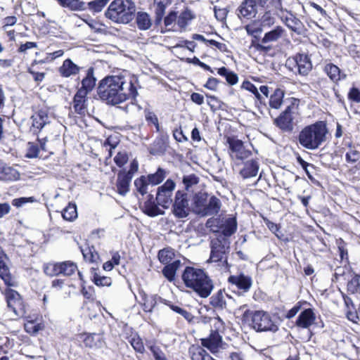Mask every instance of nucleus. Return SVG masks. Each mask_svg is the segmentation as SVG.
Wrapping results in <instances>:
<instances>
[{"label":"nucleus","mask_w":360,"mask_h":360,"mask_svg":"<svg viewBox=\"0 0 360 360\" xmlns=\"http://www.w3.org/2000/svg\"><path fill=\"white\" fill-rule=\"evenodd\" d=\"M238 16L246 18L255 17L257 13V4L255 0H245L238 8Z\"/></svg>","instance_id":"nucleus-15"},{"label":"nucleus","mask_w":360,"mask_h":360,"mask_svg":"<svg viewBox=\"0 0 360 360\" xmlns=\"http://www.w3.org/2000/svg\"><path fill=\"white\" fill-rule=\"evenodd\" d=\"M259 171L258 162L251 160L247 161L244 164L243 168L240 170V174L244 178H251L256 176Z\"/></svg>","instance_id":"nucleus-23"},{"label":"nucleus","mask_w":360,"mask_h":360,"mask_svg":"<svg viewBox=\"0 0 360 360\" xmlns=\"http://www.w3.org/2000/svg\"><path fill=\"white\" fill-rule=\"evenodd\" d=\"M83 338V341L86 347H101L103 345V340L101 337L97 334H82L81 335Z\"/></svg>","instance_id":"nucleus-29"},{"label":"nucleus","mask_w":360,"mask_h":360,"mask_svg":"<svg viewBox=\"0 0 360 360\" xmlns=\"http://www.w3.org/2000/svg\"><path fill=\"white\" fill-rule=\"evenodd\" d=\"M143 212L145 214L152 217L165 214V212L161 210L157 205L151 202L145 204Z\"/></svg>","instance_id":"nucleus-46"},{"label":"nucleus","mask_w":360,"mask_h":360,"mask_svg":"<svg viewBox=\"0 0 360 360\" xmlns=\"http://www.w3.org/2000/svg\"><path fill=\"white\" fill-rule=\"evenodd\" d=\"M172 211L178 219H184L188 216L190 207L186 193L181 191L176 193Z\"/></svg>","instance_id":"nucleus-11"},{"label":"nucleus","mask_w":360,"mask_h":360,"mask_svg":"<svg viewBox=\"0 0 360 360\" xmlns=\"http://www.w3.org/2000/svg\"><path fill=\"white\" fill-rule=\"evenodd\" d=\"M193 18L192 12L189 10H186L179 16L177 23L180 27L184 28Z\"/></svg>","instance_id":"nucleus-48"},{"label":"nucleus","mask_w":360,"mask_h":360,"mask_svg":"<svg viewBox=\"0 0 360 360\" xmlns=\"http://www.w3.org/2000/svg\"><path fill=\"white\" fill-rule=\"evenodd\" d=\"M172 3V0H154L155 8L156 20L160 22L165 13V8Z\"/></svg>","instance_id":"nucleus-38"},{"label":"nucleus","mask_w":360,"mask_h":360,"mask_svg":"<svg viewBox=\"0 0 360 360\" xmlns=\"http://www.w3.org/2000/svg\"><path fill=\"white\" fill-rule=\"evenodd\" d=\"M283 23L292 32L300 34L303 30V23L292 13H290L282 18Z\"/></svg>","instance_id":"nucleus-18"},{"label":"nucleus","mask_w":360,"mask_h":360,"mask_svg":"<svg viewBox=\"0 0 360 360\" xmlns=\"http://www.w3.org/2000/svg\"><path fill=\"white\" fill-rule=\"evenodd\" d=\"M143 307L145 311H151L155 305V301L153 297H148L146 295H143Z\"/></svg>","instance_id":"nucleus-62"},{"label":"nucleus","mask_w":360,"mask_h":360,"mask_svg":"<svg viewBox=\"0 0 360 360\" xmlns=\"http://www.w3.org/2000/svg\"><path fill=\"white\" fill-rule=\"evenodd\" d=\"M328 129L326 124L322 122L305 127L299 134V143L304 148L309 150L317 149L326 140Z\"/></svg>","instance_id":"nucleus-4"},{"label":"nucleus","mask_w":360,"mask_h":360,"mask_svg":"<svg viewBox=\"0 0 360 360\" xmlns=\"http://www.w3.org/2000/svg\"><path fill=\"white\" fill-rule=\"evenodd\" d=\"M148 184H150L148 183L147 177L145 176H141L134 181V186L136 188V190L142 195H145L148 192Z\"/></svg>","instance_id":"nucleus-47"},{"label":"nucleus","mask_w":360,"mask_h":360,"mask_svg":"<svg viewBox=\"0 0 360 360\" xmlns=\"http://www.w3.org/2000/svg\"><path fill=\"white\" fill-rule=\"evenodd\" d=\"M39 152V148L37 144L34 143H28L27 145V152L26 154V157L29 158H34L38 156Z\"/></svg>","instance_id":"nucleus-64"},{"label":"nucleus","mask_w":360,"mask_h":360,"mask_svg":"<svg viewBox=\"0 0 360 360\" xmlns=\"http://www.w3.org/2000/svg\"><path fill=\"white\" fill-rule=\"evenodd\" d=\"M44 326L41 323L35 324L34 321H29L25 324V328L27 332L35 334L39 330H42Z\"/></svg>","instance_id":"nucleus-60"},{"label":"nucleus","mask_w":360,"mask_h":360,"mask_svg":"<svg viewBox=\"0 0 360 360\" xmlns=\"http://www.w3.org/2000/svg\"><path fill=\"white\" fill-rule=\"evenodd\" d=\"M213 224L217 229H212L214 232H221L224 236H230L237 230V221L235 217H226L222 219H209L207 225L212 227Z\"/></svg>","instance_id":"nucleus-9"},{"label":"nucleus","mask_w":360,"mask_h":360,"mask_svg":"<svg viewBox=\"0 0 360 360\" xmlns=\"http://www.w3.org/2000/svg\"><path fill=\"white\" fill-rule=\"evenodd\" d=\"M181 265V263L179 259L167 264L162 271L163 275L169 281H173L175 278L176 272L180 268Z\"/></svg>","instance_id":"nucleus-28"},{"label":"nucleus","mask_w":360,"mask_h":360,"mask_svg":"<svg viewBox=\"0 0 360 360\" xmlns=\"http://www.w3.org/2000/svg\"><path fill=\"white\" fill-rule=\"evenodd\" d=\"M218 74L221 76L225 77L226 82L231 85L236 84L238 81L237 75L225 67L219 68Z\"/></svg>","instance_id":"nucleus-42"},{"label":"nucleus","mask_w":360,"mask_h":360,"mask_svg":"<svg viewBox=\"0 0 360 360\" xmlns=\"http://www.w3.org/2000/svg\"><path fill=\"white\" fill-rule=\"evenodd\" d=\"M211 305L217 309H225L228 307H235V300L226 292L224 290H219L210 298Z\"/></svg>","instance_id":"nucleus-12"},{"label":"nucleus","mask_w":360,"mask_h":360,"mask_svg":"<svg viewBox=\"0 0 360 360\" xmlns=\"http://www.w3.org/2000/svg\"><path fill=\"white\" fill-rule=\"evenodd\" d=\"M148 348L153 353L155 360H167L165 354L159 347L150 345L148 346Z\"/></svg>","instance_id":"nucleus-61"},{"label":"nucleus","mask_w":360,"mask_h":360,"mask_svg":"<svg viewBox=\"0 0 360 360\" xmlns=\"http://www.w3.org/2000/svg\"><path fill=\"white\" fill-rule=\"evenodd\" d=\"M77 270V266L71 261H65L60 262V274L69 276L75 274Z\"/></svg>","instance_id":"nucleus-43"},{"label":"nucleus","mask_w":360,"mask_h":360,"mask_svg":"<svg viewBox=\"0 0 360 360\" xmlns=\"http://www.w3.org/2000/svg\"><path fill=\"white\" fill-rule=\"evenodd\" d=\"M202 345L207 347L212 352H217L220 346L221 338L218 333H212L210 338L202 339Z\"/></svg>","instance_id":"nucleus-22"},{"label":"nucleus","mask_w":360,"mask_h":360,"mask_svg":"<svg viewBox=\"0 0 360 360\" xmlns=\"http://www.w3.org/2000/svg\"><path fill=\"white\" fill-rule=\"evenodd\" d=\"M169 307L174 311L181 315L188 321H191L192 319H193V316L190 312L185 310L184 309L179 307V306H176V305H173V304L169 305Z\"/></svg>","instance_id":"nucleus-58"},{"label":"nucleus","mask_w":360,"mask_h":360,"mask_svg":"<svg viewBox=\"0 0 360 360\" xmlns=\"http://www.w3.org/2000/svg\"><path fill=\"white\" fill-rule=\"evenodd\" d=\"M182 182L184 185L185 188L188 191L193 186L196 185L199 182V178L193 174L185 175L183 177Z\"/></svg>","instance_id":"nucleus-50"},{"label":"nucleus","mask_w":360,"mask_h":360,"mask_svg":"<svg viewBox=\"0 0 360 360\" xmlns=\"http://www.w3.org/2000/svg\"><path fill=\"white\" fill-rule=\"evenodd\" d=\"M135 11V5L131 0H114L105 15L115 22L127 24L134 19Z\"/></svg>","instance_id":"nucleus-5"},{"label":"nucleus","mask_w":360,"mask_h":360,"mask_svg":"<svg viewBox=\"0 0 360 360\" xmlns=\"http://www.w3.org/2000/svg\"><path fill=\"white\" fill-rule=\"evenodd\" d=\"M145 117H146V121L149 124H154V126L155 127V129L158 131H160V124L158 122V119L154 112L149 111V110L145 111Z\"/></svg>","instance_id":"nucleus-57"},{"label":"nucleus","mask_w":360,"mask_h":360,"mask_svg":"<svg viewBox=\"0 0 360 360\" xmlns=\"http://www.w3.org/2000/svg\"><path fill=\"white\" fill-rule=\"evenodd\" d=\"M0 278L7 286L14 285V281L9 273L8 268L3 260L0 261Z\"/></svg>","instance_id":"nucleus-36"},{"label":"nucleus","mask_w":360,"mask_h":360,"mask_svg":"<svg viewBox=\"0 0 360 360\" xmlns=\"http://www.w3.org/2000/svg\"><path fill=\"white\" fill-rule=\"evenodd\" d=\"M127 160L128 155L125 151L117 153V154L114 158L115 163L120 167H122L124 164H126Z\"/></svg>","instance_id":"nucleus-63"},{"label":"nucleus","mask_w":360,"mask_h":360,"mask_svg":"<svg viewBox=\"0 0 360 360\" xmlns=\"http://www.w3.org/2000/svg\"><path fill=\"white\" fill-rule=\"evenodd\" d=\"M96 85V78L94 76V69L90 68L87 70L86 77L82 81V87L79 89L90 92Z\"/></svg>","instance_id":"nucleus-30"},{"label":"nucleus","mask_w":360,"mask_h":360,"mask_svg":"<svg viewBox=\"0 0 360 360\" xmlns=\"http://www.w3.org/2000/svg\"><path fill=\"white\" fill-rule=\"evenodd\" d=\"M184 284L193 290L202 298L209 297L214 289V283L207 274L202 269L186 266L181 274Z\"/></svg>","instance_id":"nucleus-2"},{"label":"nucleus","mask_w":360,"mask_h":360,"mask_svg":"<svg viewBox=\"0 0 360 360\" xmlns=\"http://www.w3.org/2000/svg\"><path fill=\"white\" fill-rule=\"evenodd\" d=\"M63 7L73 11H82L86 8L84 2L79 0H57Z\"/></svg>","instance_id":"nucleus-33"},{"label":"nucleus","mask_w":360,"mask_h":360,"mask_svg":"<svg viewBox=\"0 0 360 360\" xmlns=\"http://www.w3.org/2000/svg\"><path fill=\"white\" fill-rule=\"evenodd\" d=\"M32 120V127L41 130L47 123L49 122V116L46 111L39 110L31 117Z\"/></svg>","instance_id":"nucleus-26"},{"label":"nucleus","mask_w":360,"mask_h":360,"mask_svg":"<svg viewBox=\"0 0 360 360\" xmlns=\"http://www.w3.org/2000/svg\"><path fill=\"white\" fill-rule=\"evenodd\" d=\"M80 68L75 64L70 59H66L59 68V73L63 77H69L79 73Z\"/></svg>","instance_id":"nucleus-19"},{"label":"nucleus","mask_w":360,"mask_h":360,"mask_svg":"<svg viewBox=\"0 0 360 360\" xmlns=\"http://www.w3.org/2000/svg\"><path fill=\"white\" fill-rule=\"evenodd\" d=\"M19 172L11 167L4 166V169L0 175V179L4 181H15L19 179Z\"/></svg>","instance_id":"nucleus-31"},{"label":"nucleus","mask_w":360,"mask_h":360,"mask_svg":"<svg viewBox=\"0 0 360 360\" xmlns=\"http://www.w3.org/2000/svg\"><path fill=\"white\" fill-rule=\"evenodd\" d=\"M290 104L286 105L285 110L274 120V124L283 131H290L293 129V120L297 115L299 100L290 98Z\"/></svg>","instance_id":"nucleus-6"},{"label":"nucleus","mask_w":360,"mask_h":360,"mask_svg":"<svg viewBox=\"0 0 360 360\" xmlns=\"http://www.w3.org/2000/svg\"><path fill=\"white\" fill-rule=\"evenodd\" d=\"M241 88L252 93L258 100L262 99V96L259 94L257 88L249 81H244L242 83Z\"/></svg>","instance_id":"nucleus-52"},{"label":"nucleus","mask_w":360,"mask_h":360,"mask_svg":"<svg viewBox=\"0 0 360 360\" xmlns=\"http://www.w3.org/2000/svg\"><path fill=\"white\" fill-rule=\"evenodd\" d=\"M82 252L84 259L89 262H95L98 258V253L93 251L91 248L82 250Z\"/></svg>","instance_id":"nucleus-59"},{"label":"nucleus","mask_w":360,"mask_h":360,"mask_svg":"<svg viewBox=\"0 0 360 360\" xmlns=\"http://www.w3.org/2000/svg\"><path fill=\"white\" fill-rule=\"evenodd\" d=\"M221 207V202L219 199L214 196H212L207 201L206 207L203 210L202 216L212 215L218 213Z\"/></svg>","instance_id":"nucleus-27"},{"label":"nucleus","mask_w":360,"mask_h":360,"mask_svg":"<svg viewBox=\"0 0 360 360\" xmlns=\"http://www.w3.org/2000/svg\"><path fill=\"white\" fill-rule=\"evenodd\" d=\"M35 201L36 199L34 197H22L13 199L12 205L17 208H20L27 203H32Z\"/></svg>","instance_id":"nucleus-53"},{"label":"nucleus","mask_w":360,"mask_h":360,"mask_svg":"<svg viewBox=\"0 0 360 360\" xmlns=\"http://www.w3.org/2000/svg\"><path fill=\"white\" fill-rule=\"evenodd\" d=\"M207 201V196L205 193H199L197 194L194 198V205H195V212L202 215L203 214V210L206 207Z\"/></svg>","instance_id":"nucleus-35"},{"label":"nucleus","mask_w":360,"mask_h":360,"mask_svg":"<svg viewBox=\"0 0 360 360\" xmlns=\"http://www.w3.org/2000/svg\"><path fill=\"white\" fill-rule=\"evenodd\" d=\"M137 26L140 30H146L151 27V20L146 13L139 12L136 16Z\"/></svg>","instance_id":"nucleus-32"},{"label":"nucleus","mask_w":360,"mask_h":360,"mask_svg":"<svg viewBox=\"0 0 360 360\" xmlns=\"http://www.w3.org/2000/svg\"><path fill=\"white\" fill-rule=\"evenodd\" d=\"M175 256L174 252L171 248H165L158 252V259L164 264L172 263Z\"/></svg>","instance_id":"nucleus-37"},{"label":"nucleus","mask_w":360,"mask_h":360,"mask_svg":"<svg viewBox=\"0 0 360 360\" xmlns=\"http://www.w3.org/2000/svg\"><path fill=\"white\" fill-rule=\"evenodd\" d=\"M97 91L103 101L112 105L134 98L138 94L132 81L123 75L105 77L100 81Z\"/></svg>","instance_id":"nucleus-1"},{"label":"nucleus","mask_w":360,"mask_h":360,"mask_svg":"<svg viewBox=\"0 0 360 360\" xmlns=\"http://www.w3.org/2000/svg\"><path fill=\"white\" fill-rule=\"evenodd\" d=\"M86 95V91H84V89H79L74 96L73 107L75 112L79 114H82L84 112L86 102L85 98Z\"/></svg>","instance_id":"nucleus-25"},{"label":"nucleus","mask_w":360,"mask_h":360,"mask_svg":"<svg viewBox=\"0 0 360 360\" xmlns=\"http://www.w3.org/2000/svg\"><path fill=\"white\" fill-rule=\"evenodd\" d=\"M347 289L352 293L360 290V276H354L347 283Z\"/></svg>","instance_id":"nucleus-54"},{"label":"nucleus","mask_w":360,"mask_h":360,"mask_svg":"<svg viewBox=\"0 0 360 360\" xmlns=\"http://www.w3.org/2000/svg\"><path fill=\"white\" fill-rule=\"evenodd\" d=\"M346 161L349 163H355L360 158V153L354 149L350 148L345 155Z\"/></svg>","instance_id":"nucleus-56"},{"label":"nucleus","mask_w":360,"mask_h":360,"mask_svg":"<svg viewBox=\"0 0 360 360\" xmlns=\"http://www.w3.org/2000/svg\"><path fill=\"white\" fill-rule=\"evenodd\" d=\"M62 216L65 220L73 221L77 217V212L76 205L69 203L62 212Z\"/></svg>","instance_id":"nucleus-40"},{"label":"nucleus","mask_w":360,"mask_h":360,"mask_svg":"<svg viewBox=\"0 0 360 360\" xmlns=\"http://www.w3.org/2000/svg\"><path fill=\"white\" fill-rule=\"evenodd\" d=\"M324 72L333 82H337L340 78L339 68L332 63L327 64L324 68Z\"/></svg>","instance_id":"nucleus-45"},{"label":"nucleus","mask_w":360,"mask_h":360,"mask_svg":"<svg viewBox=\"0 0 360 360\" xmlns=\"http://www.w3.org/2000/svg\"><path fill=\"white\" fill-rule=\"evenodd\" d=\"M283 98L284 91L281 89H276L270 96L269 101V106L271 108L278 110L281 107L283 103H286V105L290 104V103H288L290 98L285 100H283Z\"/></svg>","instance_id":"nucleus-21"},{"label":"nucleus","mask_w":360,"mask_h":360,"mask_svg":"<svg viewBox=\"0 0 360 360\" xmlns=\"http://www.w3.org/2000/svg\"><path fill=\"white\" fill-rule=\"evenodd\" d=\"M44 273L49 276H57L60 274V262H49L44 265Z\"/></svg>","instance_id":"nucleus-39"},{"label":"nucleus","mask_w":360,"mask_h":360,"mask_svg":"<svg viewBox=\"0 0 360 360\" xmlns=\"http://www.w3.org/2000/svg\"><path fill=\"white\" fill-rule=\"evenodd\" d=\"M138 169L139 163L136 160H133L130 162L128 171L122 169L117 174L116 186L119 194L125 195L129 192L131 179Z\"/></svg>","instance_id":"nucleus-7"},{"label":"nucleus","mask_w":360,"mask_h":360,"mask_svg":"<svg viewBox=\"0 0 360 360\" xmlns=\"http://www.w3.org/2000/svg\"><path fill=\"white\" fill-rule=\"evenodd\" d=\"M165 177L166 172L162 168H158L155 174L148 175L147 179L150 184L155 186L161 183Z\"/></svg>","instance_id":"nucleus-44"},{"label":"nucleus","mask_w":360,"mask_h":360,"mask_svg":"<svg viewBox=\"0 0 360 360\" xmlns=\"http://www.w3.org/2000/svg\"><path fill=\"white\" fill-rule=\"evenodd\" d=\"M92 281L98 286H110L112 284L110 277L101 276L97 273H94L93 275Z\"/></svg>","instance_id":"nucleus-49"},{"label":"nucleus","mask_w":360,"mask_h":360,"mask_svg":"<svg viewBox=\"0 0 360 360\" xmlns=\"http://www.w3.org/2000/svg\"><path fill=\"white\" fill-rule=\"evenodd\" d=\"M174 187V182L168 179L162 186L158 188L156 200L158 203L164 208L168 207L171 201L172 193Z\"/></svg>","instance_id":"nucleus-13"},{"label":"nucleus","mask_w":360,"mask_h":360,"mask_svg":"<svg viewBox=\"0 0 360 360\" xmlns=\"http://www.w3.org/2000/svg\"><path fill=\"white\" fill-rule=\"evenodd\" d=\"M131 345L134 350L139 353L143 354L145 351L143 343L142 340L139 336H134L131 338Z\"/></svg>","instance_id":"nucleus-55"},{"label":"nucleus","mask_w":360,"mask_h":360,"mask_svg":"<svg viewBox=\"0 0 360 360\" xmlns=\"http://www.w3.org/2000/svg\"><path fill=\"white\" fill-rule=\"evenodd\" d=\"M295 60L299 74L307 75L312 68V64L309 56L306 54L300 53L296 55Z\"/></svg>","instance_id":"nucleus-16"},{"label":"nucleus","mask_w":360,"mask_h":360,"mask_svg":"<svg viewBox=\"0 0 360 360\" xmlns=\"http://www.w3.org/2000/svg\"><path fill=\"white\" fill-rule=\"evenodd\" d=\"M285 34V29L280 25L276 26L274 29L266 32L262 39V44H269L278 41Z\"/></svg>","instance_id":"nucleus-17"},{"label":"nucleus","mask_w":360,"mask_h":360,"mask_svg":"<svg viewBox=\"0 0 360 360\" xmlns=\"http://www.w3.org/2000/svg\"><path fill=\"white\" fill-rule=\"evenodd\" d=\"M211 253L208 262H218L223 260L226 262V255L229 250V242L225 238H217L211 241Z\"/></svg>","instance_id":"nucleus-8"},{"label":"nucleus","mask_w":360,"mask_h":360,"mask_svg":"<svg viewBox=\"0 0 360 360\" xmlns=\"http://www.w3.org/2000/svg\"><path fill=\"white\" fill-rule=\"evenodd\" d=\"M235 314L241 316L243 321L251 323L252 328L257 331L275 333L278 329V326L272 321L269 314L264 311H252L248 309L246 304L236 309Z\"/></svg>","instance_id":"nucleus-3"},{"label":"nucleus","mask_w":360,"mask_h":360,"mask_svg":"<svg viewBox=\"0 0 360 360\" xmlns=\"http://www.w3.org/2000/svg\"><path fill=\"white\" fill-rule=\"evenodd\" d=\"M229 282L236 285L240 290L244 292L249 290L252 285V280L249 276L244 275L231 276L229 278Z\"/></svg>","instance_id":"nucleus-20"},{"label":"nucleus","mask_w":360,"mask_h":360,"mask_svg":"<svg viewBox=\"0 0 360 360\" xmlns=\"http://www.w3.org/2000/svg\"><path fill=\"white\" fill-rule=\"evenodd\" d=\"M4 294L8 307L13 311L16 316H25L26 314L25 307L19 293L14 290L7 288L5 290Z\"/></svg>","instance_id":"nucleus-10"},{"label":"nucleus","mask_w":360,"mask_h":360,"mask_svg":"<svg viewBox=\"0 0 360 360\" xmlns=\"http://www.w3.org/2000/svg\"><path fill=\"white\" fill-rule=\"evenodd\" d=\"M316 321V315L312 309H307L302 311L298 316L295 324L302 328H309Z\"/></svg>","instance_id":"nucleus-14"},{"label":"nucleus","mask_w":360,"mask_h":360,"mask_svg":"<svg viewBox=\"0 0 360 360\" xmlns=\"http://www.w3.org/2000/svg\"><path fill=\"white\" fill-rule=\"evenodd\" d=\"M230 148L237 159H243L248 156V152L245 150L243 142L238 139H229Z\"/></svg>","instance_id":"nucleus-24"},{"label":"nucleus","mask_w":360,"mask_h":360,"mask_svg":"<svg viewBox=\"0 0 360 360\" xmlns=\"http://www.w3.org/2000/svg\"><path fill=\"white\" fill-rule=\"evenodd\" d=\"M276 18L272 15L270 12H266L264 14L262 15V17L259 19L262 27L264 30H267L274 25L276 23Z\"/></svg>","instance_id":"nucleus-41"},{"label":"nucleus","mask_w":360,"mask_h":360,"mask_svg":"<svg viewBox=\"0 0 360 360\" xmlns=\"http://www.w3.org/2000/svg\"><path fill=\"white\" fill-rule=\"evenodd\" d=\"M110 0H94L88 3V6L90 10L98 13L105 6Z\"/></svg>","instance_id":"nucleus-51"},{"label":"nucleus","mask_w":360,"mask_h":360,"mask_svg":"<svg viewBox=\"0 0 360 360\" xmlns=\"http://www.w3.org/2000/svg\"><path fill=\"white\" fill-rule=\"evenodd\" d=\"M245 29L249 35L253 36L254 37H257L264 31L259 20L250 22L245 27Z\"/></svg>","instance_id":"nucleus-34"}]
</instances>
